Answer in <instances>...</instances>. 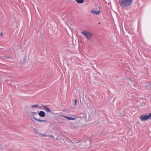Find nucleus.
<instances>
[{"label":"nucleus","mask_w":151,"mask_h":151,"mask_svg":"<svg viewBox=\"0 0 151 151\" xmlns=\"http://www.w3.org/2000/svg\"><path fill=\"white\" fill-rule=\"evenodd\" d=\"M133 0H119V3L120 6L128 7L132 4Z\"/></svg>","instance_id":"nucleus-1"},{"label":"nucleus","mask_w":151,"mask_h":151,"mask_svg":"<svg viewBox=\"0 0 151 151\" xmlns=\"http://www.w3.org/2000/svg\"><path fill=\"white\" fill-rule=\"evenodd\" d=\"M81 33L84 35L88 40L91 39L93 36V35L91 33L86 30L82 32Z\"/></svg>","instance_id":"nucleus-2"},{"label":"nucleus","mask_w":151,"mask_h":151,"mask_svg":"<svg viewBox=\"0 0 151 151\" xmlns=\"http://www.w3.org/2000/svg\"><path fill=\"white\" fill-rule=\"evenodd\" d=\"M139 118L141 121L142 122L150 119H151V113H149L148 115L145 114L142 115Z\"/></svg>","instance_id":"nucleus-3"},{"label":"nucleus","mask_w":151,"mask_h":151,"mask_svg":"<svg viewBox=\"0 0 151 151\" xmlns=\"http://www.w3.org/2000/svg\"><path fill=\"white\" fill-rule=\"evenodd\" d=\"M38 135L39 136L41 137H51L54 138V136L52 135H49L48 134H44L40 132V133H38Z\"/></svg>","instance_id":"nucleus-4"},{"label":"nucleus","mask_w":151,"mask_h":151,"mask_svg":"<svg viewBox=\"0 0 151 151\" xmlns=\"http://www.w3.org/2000/svg\"><path fill=\"white\" fill-rule=\"evenodd\" d=\"M91 13L93 14L98 15L100 13V11H96L94 10H92L91 11Z\"/></svg>","instance_id":"nucleus-5"},{"label":"nucleus","mask_w":151,"mask_h":151,"mask_svg":"<svg viewBox=\"0 0 151 151\" xmlns=\"http://www.w3.org/2000/svg\"><path fill=\"white\" fill-rule=\"evenodd\" d=\"M39 115L41 117H44L45 116L46 114L45 112L43 111H40L39 113Z\"/></svg>","instance_id":"nucleus-6"},{"label":"nucleus","mask_w":151,"mask_h":151,"mask_svg":"<svg viewBox=\"0 0 151 151\" xmlns=\"http://www.w3.org/2000/svg\"><path fill=\"white\" fill-rule=\"evenodd\" d=\"M33 119L37 122H46L47 121L46 120H40L37 118L36 117H34Z\"/></svg>","instance_id":"nucleus-7"},{"label":"nucleus","mask_w":151,"mask_h":151,"mask_svg":"<svg viewBox=\"0 0 151 151\" xmlns=\"http://www.w3.org/2000/svg\"><path fill=\"white\" fill-rule=\"evenodd\" d=\"M42 106L44 108V110L47 112H51V111L50 109L45 105H43Z\"/></svg>","instance_id":"nucleus-8"},{"label":"nucleus","mask_w":151,"mask_h":151,"mask_svg":"<svg viewBox=\"0 0 151 151\" xmlns=\"http://www.w3.org/2000/svg\"><path fill=\"white\" fill-rule=\"evenodd\" d=\"M62 116L65 117L66 119L68 120H74L75 119V118H74L70 117L64 115H62Z\"/></svg>","instance_id":"nucleus-9"},{"label":"nucleus","mask_w":151,"mask_h":151,"mask_svg":"<svg viewBox=\"0 0 151 151\" xmlns=\"http://www.w3.org/2000/svg\"><path fill=\"white\" fill-rule=\"evenodd\" d=\"M75 1L79 4H82L84 2V0H76Z\"/></svg>","instance_id":"nucleus-10"},{"label":"nucleus","mask_w":151,"mask_h":151,"mask_svg":"<svg viewBox=\"0 0 151 151\" xmlns=\"http://www.w3.org/2000/svg\"><path fill=\"white\" fill-rule=\"evenodd\" d=\"M80 142V140H77L76 141L74 142V143L72 142L73 144V145H72V147H73L74 145H75V144L76 143H79Z\"/></svg>","instance_id":"nucleus-11"},{"label":"nucleus","mask_w":151,"mask_h":151,"mask_svg":"<svg viewBox=\"0 0 151 151\" xmlns=\"http://www.w3.org/2000/svg\"><path fill=\"white\" fill-rule=\"evenodd\" d=\"M31 114L33 118L34 117H35V115H37V112H33L31 113Z\"/></svg>","instance_id":"nucleus-12"},{"label":"nucleus","mask_w":151,"mask_h":151,"mask_svg":"<svg viewBox=\"0 0 151 151\" xmlns=\"http://www.w3.org/2000/svg\"><path fill=\"white\" fill-rule=\"evenodd\" d=\"M38 105H32L31 106V107L32 108H36L38 106Z\"/></svg>","instance_id":"nucleus-13"},{"label":"nucleus","mask_w":151,"mask_h":151,"mask_svg":"<svg viewBox=\"0 0 151 151\" xmlns=\"http://www.w3.org/2000/svg\"><path fill=\"white\" fill-rule=\"evenodd\" d=\"M34 131H35V132L37 134H38V133H40V132H39L36 129H34Z\"/></svg>","instance_id":"nucleus-14"},{"label":"nucleus","mask_w":151,"mask_h":151,"mask_svg":"<svg viewBox=\"0 0 151 151\" xmlns=\"http://www.w3.org/2000/svg\"><path fill=\"white\" fill-rule=\"evenodd\" d=\"M77 104V99H75V105H76Z\"/></svg>","instance_id":"nucleus-15"},{"label":"nucleus","mask_w":151,"mask_h":151,"mask_svg":"<svg viewBox=\"0 0 151 151\" xmlns=\"http://www.w3.org/2000/svg\"><path fill=\"white\" fill-rule=\"evenodd\" d=\"M24 63H26V61H27V59L26 58H24Z\"/></svg>","instance_id":"nucleus-16"},{"label":"nucleus","mask_w":151,"mask_h":151,"mask_svg":"<svg viewBox=\"0 0 151 151\" xmlns=\"http://www.w3.org/2000/svg\"><path fill=\"white\" fill-rule=\"evenodd\" d=\"M73 148H76V147H72Z\"/></svg>","instance_id":"nucleus-17"}]
</instances>
